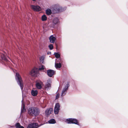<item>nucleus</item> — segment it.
<instances>
[{"mask_svg":"<svg viewBox=\"0 0 128 128\" xmlns=\"http://www.w3.org/2000/svg\"><path fill=\"white\" fill-rule=\"evenodd\" d=\"M51 88V84H50L47 82L46 83L45 86V88L46 89L48 90L50 89Z\"/></svg>","mask_w":128,"mask_h":128,"instance_id":"2eb2a0df","label":"nucleus"},{"mask_svg":"<svg viewBox=\"0 0 128 128\" xmlns=\"http://www.w3.org/2000/svg\"><path fill=\"white\" fill-rule=\"evenodd\" d=\"M54 54L55 56V57L57 58H59L60 57V55L58 53L55 52Z\"/></svg>","mask_w":128,"mask_h":128,"instance_id":"bb28decb","label":"nucleus"},{"mask_svg":"<svg viewBox=\"0 0 128 128\" xmlns=\"http://www.w3.org/2000/svg\"><path fill=\"white\" fill-rule=\"evenodd\" d=\"M28 112L30 116H36L39 115L40 111L36 108L32 107L29 108Z\"/></svg>","mask_w":128,"mask_h":128,"instance_id":"f257e3e1","label":"nucleus"},{"mask_svg":"<svg viewBox=\"0 0 128 128\" xmlns=\"http://www.w3.org/2000/svg\"><path fill=\"white\" fill-rule=\"evenodd\" d=\"M60 96V94H57V95L56 96V99H58L59 98Z\"/></svg>","mask_w":128,"mask_h":128,"instance_id":"c756f323","label":"nucleus"},{"mask_svg":"<svg viewBox=\"0 0 128 128\" xmlns=\"http://www.w3.org/2000/svg\"><path fill=\"white\" fill-rule=\"evenodd\" d=\"M62 65L60 63H55V66L56 68H60L61 66Z\"/></svg>","mask_w":128,"mask_h":128,"instance_id":"5701e85b","label":"nucleus"},{"mask_svg":"<svg viewBox=\"0 0 128 128\" xmlns=\"http://www.w3.org/2000/svg\"><path fill=\"white\" fill-rule=\"evenodd\" d=\"M17 82L20 86L21 90H22L23 88L24 84L22 80H18Z\"/></svg>","mask_w":128,"mask_h":128,"instance_id":"4468645a","label":"nucleus"},{"mask_svg":"<svg viewBox=\"0 0 128 128\" xmlns=\"http://www.w3.org/2000/svg\"><path fill=\"white\" fill-rule=\"evenodd\" d=\"M38 92L37 90H32L31 94L33 96H36Z\"/></svg>","mask_w":128,"mask_h":128,"instance_id":"f3484780","label":"nucleus"},{"mask_svg":"<svg viewBox=\"0 0 128 128\" xmlns=\"http://www.w3.org/2000/svg\"><path fill=\"white\" fill-rule=\"evenodd\" d=\"M42 124L38 126V124L36 123L31 124L27 126V128H37Z\"/></svg>","mask_w":128,"mask_h":128,"instance_id":"0eeeda50","label":"nucleus"},{"mask_svg":"<svg viewBox=\"0 0 128 128\" xmlns=\"http://www.w3.org/2000/svg\"><path fill=\"white\" fill-rule=\"evenodd\" d=\"M59 22V20L58 19L56 18H54L53 21V22L55 24H58Z\"/></svg>","mask_w":128,"mask_h":128,"instance_id":"412c9836","label":"nucleus"},{"mask_svg":"<svg viewBox=\"0 0 128 128\" xmlns=\"http://www.w3.org/2000/svg\"><path fill=\"white\" fill-rule=\"evenodd\" d=\"M48 47L50 50H52L53 48V45L51 44L49 45Z\"/></svg>","mask_w":128,"mask_h":128,"instance_id":"c85d7f7f","label":"nucleus"},{"mask_svg":"<svg viewBox=\"0 0 128 128\" xmlns=\"http://www.w3.org/2000/svg\"><path fill=\"white\" fill-rule=\"evenodd\" d=\"M42 83L41 82H36V87L38 89H41L42 88Z\"/></svg>","mask_w":128,"mask_h":128,"instance_id":"ddd939ff","label":"nucleus"},{"mask_svg":"<svg viewBox=\"0 0 128 128\" xmlns=\"http://www.w3.org/2000/svg\"><path fill=\"white\" fill-rule=\"evenodd\" d=\"M53 13H58L64 11V10L59 5H55L52 9Z\"/></svg>","mask_w":128,"mask_h":128,"instance_id":"20e7f679","label":"nucleus"},{"mask_svg":"<svg viewBox=\"0 0 128 128\" xmlns=\"http://www.w3.org/2000/svg\"><path fill=\"white\" fill-rule=\"evenodd\" d=\"M31 8L34 11H39L41 10L40 7L38 6L32 5Z\"/></svg>","mask_w":128,"mask_h":128,"instance_id":"1a4fd4ad","label":"nucleus"},{"mask_svg":"<svg viewBox=\"0 0 128 128\" xmlns=\"http://www.w3.org/2000/svg\"><path fill=\"white\" fill-rule=\"evenodd\" d=\"M33 1H35L36 0H32Z\"/></svg>","mask_w":128,"mask_h":128,"instance_id":"7c9ffc66","label":"nucleus"},{"mask_svg":"<svg viewBox=\"0 0 128 128\" xmlns=\"http://www.w3.org/2000/svg\"><path fill=\"white\" fill-rule=\"evenodd\" d=\"M15 126L16 128H24L23 126H21L20 124L18 122L17 123L15 124Z\"/></svg>","mask_w":128,"mask_h":128,"instance_id":"a211bd4d","label":"nucleus"},{"mask_svg":"<svg viewBox=\"0 0 128 128\" xmlns=\"http://www.w3.org/2000/svg\"><path fill=\"white\" fill-rule=\"evenodd\" d=\"M38 69L34 68L30 72V74L32 76H36L38 74Z\"/></svg>","mask_w":128,"mask_h":128,"instance_id":"39448f33","label":"nucleus"},{"mask_svg":"<svg viewBox=\"0 0 128 128\" xmlns=\"http://www.w3.org/2000/svg\"><path fill=\"white\" fill-rule=\"evenodd\" d=\"M22 108L21 111L22 112H23L25 110L24 108V103H23L22 100Z\"/></svg>","mask_w":128,"mask_h":128,"instance_id":"a878e982","label":"nucleus"},{"mask_svg":"<svg viewBox=\"0 0 128 128\" xmlns=\"http://www.w3.org/2000/svg\"><path fill=\"white\" fill-rule=\"evenodd\" d=\"M47 17L45 15H44L42 17V20L43 21H45L47 20Z\"/></svg>","mask_w":128,"mask_h":128,"instance_id":"b1692460","label":"nucleus"},{"mask_svg":"<svg viewBox=\"0 0 128 128\" xmlns=\"http://www.w3.org/2000/svg\"><path fill=\"white\" fill-rule=\"evenodd\" d=\"M60 106L59 104H56L54 108V112L55 114H58L60 109Z\"/></svg>","mask_w":128,"mask_h":128,"instance_id":"6e6552de","label":"nucleus"},{"mask_svg":"<svg viewBox=\"0 0 128 128\" xmlns=\"http://www.w3.org/2000/svg\"><path fill=\"white\" fill-rule=\"evenodd\" d=\"M11 127H12L13 126H11Z\"/></svg>","mask_w":128,"mask_h":128,"instance_id":"2f4dec72","label":"nucleus"},{"mask_svg":"<svg viewBox=\"0 0 128 128\" xmlns=\"http://www.w3.org/2000/svg\"><path fill=\"white\" fill-rule=\"evenodd\" d=\"M63 88L62 91L61 96H64L66 93L67 91L69 86V82L68 80H64L63 82Z\"/></svg>","mask_w":128,"mask_h":128,"instance_id":"7ed1b4c3","label":"nucleus"},{"mask_svg":"<svg viewBox=\"0 0 128 128\" xmlns=\"http://www.w3.org/2000/svg\"><path fill=\"white\" fill-rule=\"evenodd\" d=\"M63 88L62 91L61 96H64L66 93L67 91L69 86V82L68 80H64L63 82Z\"/></svg>","mask_w":128,"mask_h":128,"instance_id":"f03ea898","label":"nucleus"},{"mask_svg":"<svg viewBox=\"0 0 128 128\" xmlns=\"http://www.w3.org/2000/svg\"><path fill=\"white\" fill-rule=\"evenodd\" d=\"M46 12L47 14L48 15H50L52 14V12L50 9L49 8H48L46 10Z\"/></svg>","mask_w":128,"mask_h":128,"instance_id":"6ab92c4d","label":"nucleus"},{"mask_svg":"<svg viewBox=\"0 0 128 128\" xmlns=\"http://www.w3.org/2000/svg\"><path fill=\"white\" fill-rule=\"evenodd\" d=\"M48 122V123L50 124H54L56 122V120L54 119H50Z\"/></svg>","mask_w":128,"mask_h":128,"instance_id":"aec40b11","label":"nucleus"},{"mask_svg":"<svg viewBox=\"0 0 128 128\" xmlns=\"http://www.w3.org/2000/svg\"><path fill=\"white\" fill-rule=\"evenodd\" d=\"M16 79L17 80H22L20 76L18 73H16Z\"/></svg>","mask_w":128,"mask_h":128,"instance_id":"dca6fc26","label":"nucleus"},{"mask_svg":"<svg viewBox=\"0 0 128 128\" xmlns=\"http://www.w3.org/2000/svg\"><path fill=\"white\" fill-rule=\"evenodd\" d=\"M44 57L42 56L40 58V60L41 63L43 64L44 62Z\"/></svg>","mask_w":128,"mask_h":128,"instance_id":"4be33fe9","label":"nucleus"},{"mask_svg":"<svg viewBox=\"0 0 128 128\" xmlns=\"http://www.w3.org/2000/svg\"><path fill=\"white\" fill-rule=\"evenodd\" d=\"M53 112V109L52 108L47 109L45 111V114L46 116H48Z\"/></svg>","mask_w":128,"mask_h":128,"instance_id":"9b49d317","label":"nucleus"},{"mask_svg":"<svg viewBox=\"0 0 128 128\" xmlns=\"http://www.w3.org/2000/svg\"><path fill=\"white\" fill-rule=\"evenodd\" d=\"M56 39V38L53 35L51 36L49 38L50 42L51 43H54Z\"/></svg>","mask_w":128,"mask_h":128,"instance_id":"f8f14e48","label":"nucleus"},{"mask_svg":"<svg viewBox=\"0 0 128 128\" xmlns=\"http://www.w3.org/2000/svg\"><path fill=\"white\" fill-rule=\"evenodd\" d=\"M47 74L50 77H51L53 76L56 72V71L54 70H47Z\"/></svg>","mask_w":128,"mask_h":128,"instance_id":"9d476101","label":"nucleus"},{"mask_svg":"<svg viewBox=\"0 0 128 128\" xmlns=\"http://www.w3.org/2000/svg\"><path fill=\"white\" fill-rule=\"evenodd\" d=\"M1 57L2 60H4L5 61L7 59L5 56V55L4 54H1Z\"/></svg>","mask_w":128,"mask_h":128,"instance_id":"393cba45","label":"nucleus"},{"mask_svg":"<svg viewBox=\"0 0 128 128\" xmlns=\"http://www.w3.org/2000/svg\"><path fill=\"white\" fill-rule=\"evenodd\" d=\"M66 122L68 124H74L79 125V123L78 122L76 119L75 118H70L66 120Z\"/></svg>","mask_w":128,"mask_h":128,"instance_id":"423d86ee","label":"nucleus"},{"mask_svg":"<svg viewBox=\"0 0 128 128\" xmlns=\"http://www.w3.org/2000/svg\"><path fill=\"white\" fill-rule=\"evenodd\" d=\"M45 68V66L44 65H42L38 69L39 70H44Z\"/></svg>","mask_w":128,"mask_h":128,"instance_id":"cd10ccee","label":"nucleus"}]
</instances>
